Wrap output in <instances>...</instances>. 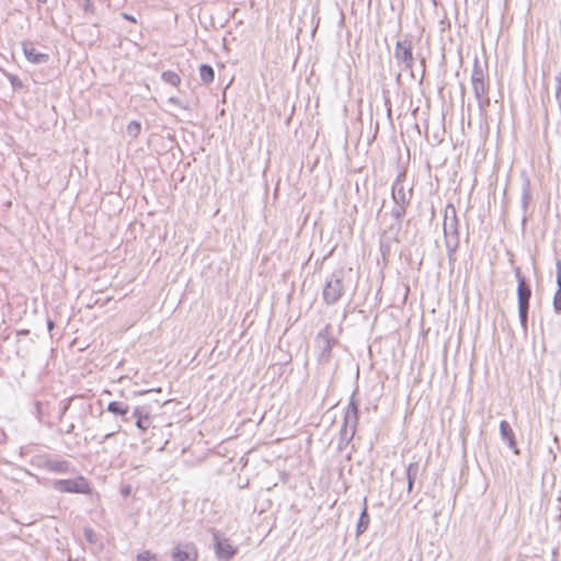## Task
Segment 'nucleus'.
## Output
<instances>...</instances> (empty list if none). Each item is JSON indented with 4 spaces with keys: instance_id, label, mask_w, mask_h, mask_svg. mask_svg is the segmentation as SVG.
Returning a JSON list of instances; mask_svg holds the SVG:
<instances>
[{
    "instance_id": "1",
    "label": "nucleus",
    "mask_w": 561,
    "mask_h": 561,
    "mask_svg": "<svg viewBox=\"0 0 561 561\" xmlns=\"http://www.w3.org/2000/svg\"><path fill=\"white\" fill-rule=\"evenodd\" d=\"M471 85L474 98L478 103L480 116L485 117L486 110L491 103L489 96L490 78L488 72V66H482L478 57H476L473 60V67L471 72Z\"/></svg>"
},
{
    "instance_id": "2",
    "label": "nucleus",
    "mask_w": 561,
    "mask_h": 561,
    "mask_svg": "<svg viewBox=\"0 0 561 561\" xmlns=\"http://www.w3.org/2000/svg\"><path fill=\"white\" fill-rule=\"evenodd\" d=\"M405 172H400L394 179L391 186V198L394 206L391 209V217L400 221L407 214V208L413 196V188L407 190L403 185Z\"/></svg>"
},
{
    "instance_id": "3",
    "label": "nucleus",
    "mask_w": 561,
    "mask_h": 561,
    "mask_svg": "<svg viewBox=\"0 0 561 561\" xmlns=\"http://www.w3.org/2000/svg\"><path fill=\"white\" fill-rule=\"evenodd\" d=\"M344 278V268L334 270L327 276L322 290V299L327 305H335L342 298L345 290Z\"/></svg>"
},
{
    "instance_id": "4",
    "label": "nucleus",
    "mask_w": 561,
    "mask_h": 561,
    "mask_svg": "<svg viewBox=\"0 0 561 561\" xmlns=\"http://www.w3.org/2000/svg\"><path fill=\"white\" fill-rule=\"evenodd\" d=\"M515 277L517 279V302H518V317L520 325L526 333L528 330V312L529 301L531 297V288L527 284L525 276L522 274L519 267L514 270Z\"/></svg>"
},
{
    "instance_id": "5",
    "label": "nucleus",
    "mask_w": 561,
    "mask_h": 561,
    "mask_svg": "<svg viewBox=\"0 0 561 561\" xmlns=\"http://www.w3.org/2000/svg\"><path fill=\"white\" fill-rule=\"evenodd\" d=\"M393 56L398 67L402 71L409 72L411 78H414L413 66L415 57L413 55V37L411 34H405L397 41Z\"/></svg>"
},
{
    "instance_id": "6",
    "label": "nucleus",
    "mask_w": 561,
    "mask_h": 561,
    "mask_svg": "<svg viewBox=\"0 0 561 561\" xmlns=\"http://www.w3.org/2000/svg\"><path fill=\"white\" fill-rule=\"evenodd\" d=\"M459 220H444L443 231L449 264L456 261V252L460 244L459 238Z\"/></svg>"
},
{
    "instance_id": "7",
    "label": "nucleus",
    "mask_w": 561,
    "mask_h": 561,
    "mask_svg": "<svg viewBox=\"0 0 561 561\" xmlns=\"http://www.w3.org/2000/svg\"><path fill=\"white\" fill-rule=\"evenodd\" d=\"M53 488L61 493L91 494L92 492L88 479L83 476H78L75 479L55 480Z\"/></svg>"
},
{
    "instance_id": "8",
    "label": "nucleus",
    "mask_w": 561,
    "mask_h": 561,
    "mask_svg": "<svg viewBox=\"0 0 561 561\" xmlns=\"http://www.w3.org/2000/svg\"><path fill=\"white\" fill-rule=\"evenodd\" d=\"M336 340L331 336V327L328 324L316 336L317 347L320 350L319 357L321 362H329L331 352Z\"/></svg>"
},
{
    "instance_id": "9",
    "label": "nucleus",
    "mask_w": 561,
    "mask_h": 561,
    "mask_svg": "<svg viewBox=\"0 0 561 561\" xmlns=\"http://www.w3.org/2000/svg\"><path fill=\"white\" fill-rule=\"evenodd\" d=\"M197 548L192 542L178 543L172 552V561H197Z\"/></svg>"
},
{
    "instance_id": "10",
    "label": "nucleus",
    "mask_w": 561,
    "mask_h": 561,
    "mask_svg": "<svg viewBox=\"0 0 561 561\" xmlns=\"http://www.w3.org/2000/svg\"><path fill=\"white\" fill-rule=\"evenodd\" d=\"M131 417L136 419V427L145 433L152 424L150 408L147 405H136L131 411Z\"/></svg>"
},
{
    "instance_id": "11",
    "label": "nucleus",
    "mask_w": 561,
    "mask_h": 561,
    "mask_svg": "<svg viewBox=\"0 0 561 561\" xmlns=\"http://www.w3.org/2000/svg\"><path fill=\"white\" fill-rule=\"evenodd\" d=\"M216 557L221 561H229L237 552L228 539H220L217 533H214Z\"/></svg>"
},
{
    "instance_id": "12",
    "label": "nucleus",
    "mask_w": 561,
    "mask_h": 561,
    "mask_svg": "<svg viewBox=\"0 0 561 561\" xmlns=\"http://www.w3.org/2000/svg\"><path fill=\"white\" fill-rule=\"evenodd\" d=\"M355 392L353 393L351 401L346 408V411L344 413L343 424L342 426H345V428L354 430L356 432L357 425H358V407L354 399Z\"/></svg>"
},
{
    "instance_id": "13",
    "label": "nucleus",
    "mask_w": 561,
    "mask_h": 561,
    "mask_svg": "<svg viewBox=\"0 0 561 561\" xmlns=\"http://www.w3.org/2000/svg\"><path fill=\"white\" fill-rule=\"evenodd\" d=\"M22 49L25 58L34 65L47 64L49 61V55L37 51L32 42H24Z\"/></svg>"
},
{
    "instance_id": "14",
    "label": "nucleus",
    "mask_w": 561,
    "mask_h": 561,
    "mask_svg": "<svg viewBox=\"0 0 561 561\" xmlns=\"http://www.w3.org/2000/svg\"><path fill=\"white\" fill-rule=\"evenodd\" d=\"M106 411L114 414L115 416H121L124 422H129L131 416H128L130 411V407L127 402L124 401H111L107 404Z\"/></svg>"
},
{
    "instance_id": "15",
    "label": "nucleus",
    "mask_w": 561,
    "mask_h": 561,
    "mask_svg": "<svg viewBox=\"0 0 561 561\" xmlns=\"http://www.w3.org/2000/svg\"><path fill=\"white\" fill-rule=\"evenodd\" d=\"M500 434L501 438L507 444V446L515 453L519 454V450L516 447L515 434L510 425V423L505 420L500 423Z\"/></svg>"
},
{
    "instance_id": "16",
    "label": "nucleus",
    "mask_w": 561,
    "mask_h": 561,
    "mask_svg": "<svg viewBox=\"0 0 561 561\" xmlns=\"http://www.w3.org/2000/svg\"><path fill=\"white\" fill-rule=\"evenodd\" d=\"M42 468L49 472L66 473L70 469V463L67 460L45 459Z\"/></svg>"
},
{
    "instance_id": "17",
    "label": "nucleus",
    "mask_w": 561,
    "mask_h": 561,
    "mask_svg": "<svg viewBox=\"0 0 561 561\" xmlns=\"http://www.w3.org/2000/svg\"><path fill=\"white\" fill-rule=\"evenodd\" d=\"M556 277H557V290L553 296V310L556 313H561V260L556 262Z\"/></svg>"
},
{
    "instance_id": "18",
    "label": "nucleus",
    "mask_w": 561,
    "mask_h": 561,
    "mask_svg": "<svg viewBox=\"0 0 561 561\" xmlns=\"http://www.w3.org/2000/svg\"><path fill=\"white\" fill-rule=\"evenodd\" d=\"M531 188H530V181L529 179H525L523 184H522V208H523V211H524V217H523V224L526 222V213H527V209H528V206L531 202Z\"/></svg>"
},
{
    "instance_id": "19",
    "label": "nucleus",
    "mask_w": 561,
    "mask_h": 561,
    "mask_svg": "<svg viewBox=\"0 0 561 561\" xmlns=\"http://www.w3.org/2000/svg\"><path fill=\"white\" fill-rule=\"evenodd\" d=\"M370 518L367 511V499H364V507L360 512L357 525H356V536L359 537L363 535L369 527Z\"/></svg>"
},
{
    "instance_id": "20",
    "label": "nucleus",
    "mask_w": 561,
    "mask_h": 561,
    "mask_svg": "<svg viewBox=\"0 0 561 561\" xmlns=\"http://www.w3.org/2000/svg\"><path fill=\"white\" fill-rule=\"evenodd\" d=\"M405 473H407V480H408V493H411L413 491L415 480L420 476V463L411 462L407 467Z\"/></svg>"
},
{
    "instance_id": "21",
    "label": "nucleus",
    "mask_w": 561,
    "mask_h": 561,
    "mask_svg": "<svg viewBox=\"0 0 561 561\" xmlns=\"http://www.w3.org/2000/svg\"><path fill=\"white\" fill-rule=\"evenodd\" d=\"M354 430L345 428V426H341L340 430V438L337 443V450L342 451L345 447L348 446V444L352 442V439L355 436Z\"/></svg>"
},
{
    "instance_id": "22",
    "label": "nucleus",
    "mask_w": 561,
    "mask_h": 561,
    "mask_svg": "<svg viewBox=\"0 0 561 561\" xmlns=\"http://www.w3.org/2000/svg\"><path fill=\"white\" fill-rule=\"evenodd\" d=\"M199 78L203 83L209 84L215 79V71L210 65L203 64L199 67Z\"/></svg>"
},
{
    "instance_id": "23",
    "label": "nucleus",
    "mask_w": 561,
    "mask_h": 561,
    "mask_svg": "<svg viewBox=\"0 0 561 561\" xmlns=\"http://www.w3.org/2000/svg\"><path fill=\"white\" fill-rule=\"evenodd\" d=\"M161 79L172 87H178L181 83V77L172 70H165L161 73Z\"/></svg>"
},
{
    "instance_id": "24",
    "label": "nucleus",
    "mask_w": 561,
    "mask_h": 561,
    "mask_svg": "<svg viewBox=\"0 0 561 561\" xmlns=\"http://www.w3.org/2000/svg\"><path fill=\"white\" fill-rule=\"evenodd\" d=\"M126 130H127L128 136H130L133 138L138 137V135L140 134V130H141L140 123H138L136 121H131L127 125V129Z\"/></svg>"
},
{
    "instance_id": "25",
    "label": "nucleus",
    "mask_w": 561,
    "mask_h": 561,
    "mask_svg": "<svg viewBox=\"0 0 561 561\" xmlns=\"http://www.w3.org/2000/svg\"><path fill=\"white\" fill-rule=\"evenodd\" d=\"M458 220L456 208L453 204H448L445 208L444 220Z\"/></svg>"
},
{
    "instance_id": "26",
    "label": "nucleus",
    "mask_w": 561,
    "mask_h": 561,
    "mask_svg": "<svg viewBox=\"0 0 561 561\" xmlns=\"http://www.w3.org/2000/svg\"><path fill=\"white\" fill-rule=\"evenodd\" d=\"M83 535H84L85 540L89 543H96L98 542V536H96L95 531L91 527H84Z\"/></svg>"
},
{
    "instance_id": "27",
    "label": "nucleus",
    "mask_w": 561,
    "mask_h": 561,
    "mask_svg": "<svg viewBox=\"0 0 561 561\" xmlns=\"http://www.w3.org/2000/svg\"><path fill=\"white\" fill-rule=\"evenodd\" d=\"M84 13L93 14L95 12L94 4L91 0H77Z\"/></svg>"
},
{
    "instance_id": "28",
    "label": "nucleus",
    "mask_w": 561,
    "mask_h": 561,
    "mask_svg": "<svg viewBox=\"0 0 561 561\" xmlns=\"http://www.w3.org/2000/svg\"><path fill=\"white\" fill-rule=\"evenodd\" d=\"M137 561H158L157 556L149 550L141 551L137 554Z\"/></svg>"
},
{
    "instance_id": "29",
    "label": "nucleus",
    "mask_w": 561,
    "mask_h": 561,
    "mask_svg": "<svg viewBox=\"0 0 561 561\" xmlns=\"http://www.w3.org/2000/svg\"><path fill=\"white\" fill-rule=\"evenodd\" d=\"M8 78H9V80H10V82H11V84H12V87L14 89H22L23 88V83H22L21 79L18 76L9 75Z\"/></svg>"
},
{
    "instance_id": "30",
    "label": "nucleus",
    "mask_w": 561,
    "mask_h": 561,
    "mask_svg": "<svg viewBox=\"0 0 561 561\" xmlns=\"http://www.w3.org/2000/svg\"><path fill=\"white\" fill-rule=\"evenodd\" d=\"M42 414H43V411H42V402L41 401H36L35 402V415H36V419L42 422Z\"/></svg>"
},
{
    "instance_id": "31",
    "label": "nucleus",
    "mask_w": 561,
    "mask_h": 561,
    "mask_svg": "<svg viewBox=\"0 0 561 561\" xmlns=\"http://www.w3.org/2000/svg\"><path fill=\"white\" fill-rule=\"evenodd\" d=\"M417 57L420 58V65L422 67V77L421 79H423L424 75H425V67H426V60L423 56L421 55H417Z\"/></svg>"
},
{
    "instance_id": "32",
    "label": "nucleus",
    "mask_w": 561,
    "mask_h": 561,
    "mask_svg": "<svg viewBox=\"0 0 561 561\" xmlns=\"http://www.w3.org/2000/svg\"><path fill=\"white\" fill-rule=\"evenodd\" d=\"M122 16H123L125 20H127V21H130V22L136 23V19H135V16H134V15H131V14H129V13H125V12H124V13H122Z\"/></svg>"
},
{
    "instance_id": "33",
    "label": "nucleus",
    "mask_w": 561,
    "mask_h": 561,
    "mask_svg": "<svg viewBox=\"0 0 561 561\" xmlns=\"http://www.w3.org/2000/svg\"><path fill=\"white\" fill-rule=\"evenodd\" d=\"M169 102L172 103V104H175V105H181L180 99L176 98V96H171L169 99Z\"/></svg>"
},
{
    "instance_id": "34",
    "label": "nucleus",
    "mask_w": 561,
    "mask_h": 561,
    "mask_svg": "<svg viewBox=\"0 0 561 561\" xmlns=\"http://www.w3.org/2000/svg\"><path fill=\"white\" fill-rule=\"evenodd\" d=\"M114 434H115V433L113 432V433H108V434L104 435V436L102 437V439H101L99 443H100V444H103L106 439H110L111 437H113V436H114Z\"/></svg>"
},
{
    "instance_id": "35",
    "label": "nucleus",
    "mask_w": 561,
    "mask_h": 561,
    "mask_svg": "<svg viewBox=\"0 0 561 561\" xmlns=\"http://www.w3.org/2000/svg\"><path fill=\"white\" fill-rule=\"evenodd\" d=\"M54 327H55L54 321L48 320V321H47V328H48V330H49V331H50V330H53V329H54Z\"/></svg>"
},
{
    "instance_id": "36",
    "label": "nucleus",
    "mask_w": 561,
    "mask_h": 561,
    "mask_svg": "<svg viewBox=\"0 0 561 561\" xmlns=\"http://www.w3.org/2000/svg\"><path fill=\"white\" fill-rule=\"evenodd\" d=\"M73 428H75V425H73V424H70L69 426H67L66 433H67V434L72 433Z\"/></svg>"
},
{
    "instance_id": "37",
    "label": "nucleus",
    "mask_w": 561,
    "mask_h": 561,
    "mask_svg": "<svg viewBox=\"0 0 561 561\" xmlns=\"http://www.w3.org/2000/svg\"><path fill=\"white\" fill-rule=\"evenodd\" d=\"M67 409H68V405H65V407L62 408L61 416L66 413Z\"/></svg>"
},
{
    "instance_id": "38",
    "label": "nucleus",
    "mask_w": 561,
    "mask_h": 561,
    "mask_svg": "<svg viewBox=\"0 0 561 561\" xmlns=\"http://www.w3.org/2000/svg\"><path fill=\"white\" fill-rule=\"evenodd\" d=\"M430 1L432 2V4H433L434 7H436V5H437V1H436V0H430Z\"/></svg>"
},
{
    "instance_id": "39",
    "label": "nucleus",
    "mask_w": 561,
    "mask_h": 561,
    "mask_svg": "<svg viewBox=\"0 0 561 561\" xmlns=\"http://www.w3.org/2000/svg\"><path fill=\"white\" fill-rule=\"evenodd\" d=\"M36 1H37L38 3H43V4L47 2V0H36Z\"/></svg>"
}]
</instances>
